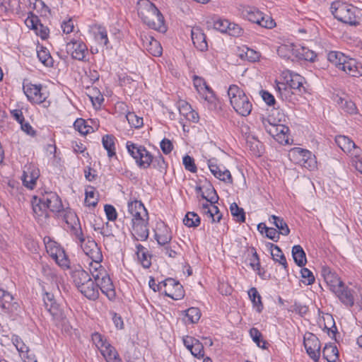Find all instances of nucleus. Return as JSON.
Wrapping results in <instances>:
<instances>
[{
  "label": "nucleus",
  "instance_id": "1",
  "mask_svg": "<svg viewBox=\"0 0 362 362\" xmlns=\"http://www.w3.org/2000/svg\"><path fill=\"white\" fill-rule=\"evenodd\" d=\"M66 223L69 225L71 233L81 243V246L84 253L93 262L99 264L103 260V255L100 248L95 240L86 239L83 237L80 221L77 216L74 213H69L65 217Z\"/></svg>",
  "mask_w": 362,
  "mask_h": 362
},
{
  "label": "nucleus",
  "instance_id": "2",
  "mask_svg": "<svg viewBox=\"0 0 362 362\" xmlns=\"http://www.w3.org/2000/svg\"><path fill=\"white\" fill-rule=\"evenodd\" d=\"M138 14L142 21L150 28L165 32L164 18L158 8L148 0H141L138 8Z\"/></svg>",
  "mask_w": 362,
  "mask_h": 362
},
{
  "label": "nucleus",
  "instance_id": "3",
  "mask_svg": "<svg viewBox=\"0 0 362 362\" xmlns=\"http://www.w3.org/2000/svg\"><path fill=\"white\" fill-rule=\"evenodd\" d=\"M228 95L230 105L238 114L243 117L250 114L252 109V103L245 92L237 85L229 86Z\"/></svg>",
  "mask_w": 362,
  "mask_h": 362
},
{
  "label": "nucleus",
  "instance_id": "4",
  "mask_svg": "<svg viewBox=\"0 0 362 362\" xmlns=\"http://www.w3.org/2000/svg\"><path fill=\"white\" fill-rule=\"evenodd\" d=\"M330 10L339 21L350 25H358L359 21L356 16V8L346 2L336 1L331 4Z\"/></svg>",
  "mask_w": 362,
  "mask_h": 362
},
{
  "label": "nucleus",
  "instance_id": "5",
  "mask_svg": "<svg viewBox=\"0 0 362 362\" xmlns=\"http://www.w3.org/2000/svg\"><path fill=\"white\" fill-rule=\"evenodd\" d=\"M126 147L128 153L135 160L139 168L146 169L151 165V153L144 146L128 141Z\"/></svg>",
  "mask_w": 362,
  "mask_h": 362
},
{
  "label": "nucleus",
  "instance_id": "6",
  "mask_svg": "<svg viewBox=\"0 0 362 362\" xmlns=\"http://www.w3.org/2000/svg\"><path fill=\"white\" fill-rule=\"evenodd\" d=\"M288 156L291 161L309 170L316 168L315 156L308 150L296 147L289 151Z\"/></svg>",
  "mask_w": 362,
  "mask_h": 362
},
{
  "label": "nucleus",
  "instance_id": "7",
  "mask_svg": "<svg viewBox=\"0 0 362 362\" xmlns=\"http://www.w3.org/2000/svg\"><path fill=\"white\" fill-rule=\"evenodd\" d=\"M44 306L50 314L54 324L57 326L64 325L66 322V315L61 305L57 303L54 295L51 293L45 292L43 295Z\"/></svg>",
  "mask_w": 362,
  "mask_h": 362
},
{
  "label": "nucleus",
  "instance_id": "8",
  "mask_svg": "<svg viewBox=\"0 0 362 362\" xmlns=\"http://www.w3.org/2000/svg\"><path fill=\"white\" fill-rule=\"evenodd\" d=\"M92 276L97 283L98 291L100 290L109 300H113L115 298L116 292L115 286L107 272L104 269H101L93 273Z\"/></svg>",
  "mask_w": 362,
  "mask_h": 362
},
{
  "label": "nucleus",
  "instance_id": "9",
  "mask_svg": "<svg viewBox=\"0 0 362 362\" xmlns=\"http://www.w3.org/2000/svg\"><path fill=\"white\" fill-rule=\"evenodd\" d=\"M44 243L46 250L49 256L56 262V263L63 268L69 267V260L66 257L63 248L49 237L44 238Z\"/></svg>",
  "mask_w": 362,
  "mask_h": 362
},
{
  "label": "nucleus",
  "instance_id": "10",
  "mask_svg": "<svg viewBox=\"0 0 362 362\" xmlns=\"http://www.w3.org/2000/svg\"><path fill=\"white\" fill-rule=\"evenodd\" d=\"M262 124L266 132L276 141L281 144H288V133L289 129L288 127L280 124L272 123L264 117H262Z\"/></svg>",
  "mask_w": 362,
  "mask_h": 362
},
{
  "label": "nucleus",
  "instance_id": "11",
  "mask_svg": "<svg viewBox=\"0 0 362 362\" xmlns=\"http://www.w3.org/2000/svg\"><path fill=\"white\" fill-rule=\"evenodd\" d=\"M66 50L71 57L78 61H88V49L81 40L71 39L66 45Z\"/></svg>",
  "mask_w": 362,
  "mask_h": 362
},
{
  "label": "nucleus",
  "instance_id": "12",
  "mask_svg": "<svg viewBox=\"0 0 362 362\" xmlns=\"http://www.w3.org/2000/svg\"><path fill=\"white\" fill-rule=\"evenodd\" d=\"M128 211L132 215V224L148 221V213L141 201L134 200L128 202Z\"/></svg>",
  "mask_w": 362,
  "mask_h": 362
},
{
  "label": "nucleus",
  "instance_id": "13",
  "mask_svg": "<svg viewBox=\"0 0 362 362\" xmlns=\"http://www.w3.org/2000/svg\"><path fill=\"white\" fill-rule=\"evenodd\" d=\"M303 344L307 354L315 361H317L320 357L321 344L319 339L313 334L308 333L304 337Z\"/></svg>",
  "mask_w": 362,
  "mask_h": 362
},
{
  "label": "nucleus",
  "instance_id": "14",
  "mask_svg": "<svg viewBox=\"0 0 362 362\" xmlns=\"http://www.w3.org/2000/svg\"><path fill=\"white\" fill-rule=\"evenodd\" d=\"M245 11L247 19L252 23L266 28H272L275 25L274 21L270 17L264 15L255 8H250Z\"/></svg>",
  "mask_w": 362,
  "mask_h": 362
},
{
  "label": "nucleus",
  "instance_id": "15",
  "mask_svg": "<svg viewBox=\"0 0 362 362\" xmlns=\"http://www.w3.org/2000/svg\"><path fill=\"white\" fill-rule=\"evenodd\" d=\"M23 91L28 99L34 103L40 104L45 101L47 95L42 91V85L27 84Z\"/></svg>",
  "mask_w": 362,
  "mask_h": 362
},
{
  "label": "nucleus",
  "instance_id": "16",
  "mask_svg": "<svg viewBox=\"0 0 362 362\" xmlns=\"http://www.w3.org/2000/svg\"><path fill=\"white\" fill-rule=\"evenodd\" d=\"M39 176L40 171L37 168L33 165L25 166L21 176L23 185L28 189H34Z\"/></svg>",
  "mask_w": 362,
  "mask_h": 362
},
{
  "label": "nucleus",
  "instance_id": "17",
  "mask_svg": "<svg viewBox=\"0 0 362 362\" xmlns=\"http://www.w3.org/2000/svg\"><path fill=\"white\" fill-rule=\"evenodd\" d=\"M215 158H211L208 160V166L211 173L221 181L232 183L233 179L228 170H222L218 165Z\"/></svg>",
  "mask_w": 362,
  "mask_h": 362
},
{
  "label": "nucleus",
  "instance_id": "18",
  "mask_svg": "<svg viewBox=\"0 0 362 362\" xmlns=\"http://www.w3.org/2000/svg\"><path fill=\"white\" fill-rule=\"evenodd\" d=\"M321 273L329 289L333 293L344 284L337 274L332 272L329 267H322Z\"/></svg>",
  "mask_w": 362,
  "mask_h": 362
},
{
  "label": "nucleus",
  "instance_id": "19",
  "mask_svg": "<svg viewBox=\"0 0 362 362\" xmlns=\"http://www.w3.org/2000/svg\"><path fill=\"white\" fill-rule=\"evenodd\" d=\"M191 37L194 47L201 52L208 49L206 35L199 27H194L191 30Z\"/></svg>",
  "mask_w": 362,
  "mask_h": 362
},
{
  "label": "nucleus",
  "instance_id": "20",
  "mask_svg": "<svg viewBox=\"0 0 362 362\" xmlns=\"http://www.w3.org/2000/svg\"><path fill=\"white\" fill-rule=\"evenodd\" d=\"M141 40L143 47L149 54L155 57H159L162 54V47L160 42L151 35H142Z\"/></svg>",
  "mask_w": 362,
  "mask_h": 362
},
{
  "label": "nucleus",
  "instance_id": "21",
  "mask_svg": "<svg viewBox=\"0 0 362 362\" xmlns=\"http://www.w3.org/2000/svg\"><path fill=\"white\" fill-rule=\"evenodd\" d=\"M291 47L292 54L298 59L314 62L317 57L315 52L306 47L295 45H292Z\"/></svg>",
  "mask_w": 362,
  "mask_h": 362
},
{
  "label": "nucleus",
  "instance_id": "22",
  "mask_svg": "<svg viewBox=\"0 0 362 362\" xmlns=\"http://www.w3.org/2000/svg\"><path fill=\"white\" fill-rule=\"evenodd\" d=\"M334 293L344 305L349 307H352L354 305V291L344 284Z\"/></svg>",
  "mask_w": 362,
  "mask_h": 362
},
{
  "label": "nucleus",
  "instance_id": "23",
  "mask_svg": "<svg viewBox=\"0 0 362 362\" xmlns=\"http://www.w3.org/2000/svg\"><path fill=\"white\" fill-rule=\"evenodd\" d=\"M339 69L352 77H359L362 76V66H359L356 59L349 58V57L342 66H339Z\"/></svg>",
  "mask_w": 362,
  "mask_h": 362
},
{
  "label": "nucleus",
  "instance_id": "24",
  "mask_svg": "<svg viewBox=\"0 0 362 362\" xmlns=\"http://www.w3.org/2000/svg\"><path fill=\"white\" fill-rule=\"evenodd\" d=\"M42 201L45 202L47 209L52 212H59L63 208L59 197L54 192H47L42 195Z\"/></svg>",
  "mask_w": 362,
  "mask_h": 362
},
{
  "label": "nucleus",
  "instance_id": "25",
  "mask_svg": "<svg viewBox=\"0 0 362 362\" xmlns=\"http://www.w3.org/2000/svg\"><path fill=\"white\" fill-rule=\"evenodd\" d=\"M148 224V221H143L132 224V234L135 240L144 241L148 239L149 235Z\"/></svg>",
  "mask_w": 362,
  "mask_h": 362
},
{
  "label": "nucleus",
  "instance_id": "26",
  "mask_svg": "<svg viewBox=\"0 0 362 362\" xmlns=\"http://www.w3.org/2000/svg\"><path fill=\"white\" fill-rule=\"evenodd\" d=\"M79 291L88 299L95 300L99 297L98 286L92 279L80 288Z\"/></svg>",
  "mask_w": 362,
  "mask_h": 362
},
{
  "label": "nucleus",
  "instance_id": "27",
  "mask_svg": "<svg viewBox=\"0 0 362 362\" xmlns=\"http://www.w3.org/2000/svg\"><path fill=\"white\" fill-rule=\"evenodd\" d=\"M33 214L37 218L47 217V208L42 197L34 196L31 201Z\"/></svg>",
  "mask_w": 362,
  "mask_h": 362
},
{
  "label": "nucleus",
  "instance_id": "28",
  "mask_svg": "<svg viewBox=\"0 0 362 362\" xmlns=\"http://www.w3.org/2000/svg\"><path fill=\"white\" fill-rule=\"evenodd\" d=\"M71 277L78 289L91 279L89 274L83 269L81 267H78L72 272Z\"/></svg>",
  "mask_w": 362,
  "mask_h": 362
},
{
  "label": "nucleus",
  "instance_id": "29",
  "mask_svg": "<svg viewBox=\"0 0 362 362\" xmlns=\"http://www.w3.org/2000/svg\"><path fill=\"white\" fill-rule=\"evenodd\" d=\"M268 246L271 250V255L274 261L279 262L283 266L286 273H288V264L286 259L280 247L273 243H269Z\"/></svg>",
  "mask_w": 362,
  "mask_h": 362
},
{
  "label": "nucleus",
  "instance_id": "30",
  "mask_svg": "<svg viewBox=\"0 0 362 362\" xmlns=\"http://www.w3.org/2000/svg\"><path fill=\"white\" fill-rule=\"evenodd\" d=\"M204 192L201 194L202 199H206L207 202L211 204H216L218 201V195L213 187V185L209 182H205V184L203 185Z\"/></svg>",
  "mask_w": 362,
  "mask_h": 362
},
{
  "label": "nucleus",
  "instance_id": "31",
  "mask_svg": "<svg viewBox=\"0 0 362 362\" xmlns=\"http://www.w3.org/2000/svg\"><path fill=\"white\" fill-rule=\"evenodd\" d=\"M194 86L196 90L207 100V93L213 94L212 89L206 84L204 79L202 77L194 76Z\"/></svg>",
  "mask_w": 362,
  "mask_h": 362
},
{
  "label": "nucleus",
  "instance_id": "32",
  "mask_svg": "<svg viewBox=\"0 0 362 362\" xmlns=\"http://www.w3.org/2000/svg\"><path fill=\"white\" fill-rule=\"evenodd\" d=\"M115 137L112 134H105L102 138V144L104 148L107 151L109 158L116 156Z\"/></svg>",
  "mask_w": 362,
  "mask_h": 362
},
{
  "label": "nucleus",
  "instance_id": "33",
  "mask_svg": "<svg viewBox=\"0 0 362 362\" xmlns=\"http://www.w3.org/2000/svg\"><path fill=\"white\" fill-rule=\"evenodd\" d=\"M322 356L328 362H336L339 358L337 347L333 344H327L322 350Z\"/></svg>",
  "mask_w": 362,
  "mask_h": 362
},
{
  "label": "nucleus",
  "instance_id": "34",
  "mask_svg": "<svg viewBox=\"0 0 362 362\" xmlns=\"http://www.w3.org/2000/svg\"><path fill=\"white\" fill-rule=\"evenodd\" d=\"M292 256L298 266L302 267L305 265L307 262L305 252L300 245H296L292 247Z\"/></svg>",
  "mask_w": 362,
  "mask_h": 362
},
{
  "label": "nucleus",
  "instance_id": "35",
  "mask_svg": "<svg viewBox=\"0 0 362 362\" xmlns=\"http://www.w3.org/2000/svg\"><path fill=\"white\" fill-rule=\"evenodd\" d=\"M247 293L249 298L252 303L253 308H255L257 313H261L264 308V305L262 302V297L257 288L252 287L249 289Z\"/></svg>",
  "mask_w": 362,
  "mask_h": 362
},
{
  "label": "nucleus",
  "instance_id": "36",
  "mask_svg": "<svg viewBox=\"0 0 362 362\" xmlns=\"http://www.w3.org/2000/svg\"><path fill=\"white\" fill-rule=\"evenodd\" d=\"M303 80L304 78L298 74L291 75L290 80H288L285 84L289 86L293 90L300 94L305 91V88L303 85Z\"/></svg>",
  "mask_w": 362,
  "mask_h": 362
},
{
  "label": "nucleus",
  "instance_id": "37",
  "mask_svg": "<svg viewBox=\"0 0 362 362\" xmlns=\"http://www.w3.org/2000/svg\"><path fill=\"white\" fill-rule=\"evenodd\" d=\"M276 89L279 93V96L283 100L291 101L293 100L292 96L295 94L293 91V89L285 84V83H277Z\"/></svg>",
  "mask_w": 362,
  "mask_h": 362
},
{
  "label": "nucleus",
  "instance_id": "38",
  "mask_svg": "<svg viewBox=\"0 0 362 362\" xmlns=\"http://www.w3.org/2000/svg\"><path fill=\"white\" fill-rule=\"evenodd\" d=\"M100 353L107 362H120L116 349L110 343L100 351Z\"/></svg>",
  "mask_w": 362,
  "mask_h": 362
},
{
  "label": "nucleus",
  "instance_id": "39",
  "mask_svg": "<svg viewBox=\"0 0 362 362\" xmlns=\"http://www.w3.org/2000/svg\"><path fill=\"white\" fill-rule=\"evenodd\" d=\"M269 221L272 222L278 229L279 233L283 235H288L290 233V229L284 220L275 215H272L269 218Z\"/></svg>",
  "mask_w": 362,
  "mask_h": 362
},
{
  "label": "nucleus",
  "instance_id": "40",
  "mask_svg": "<svg viewBox=\"0 0 362 362\" xmlns=\"http://www.w3.org/2000/svg\"><path fill=\"white\" fill-rule=\"evenodd\" d=\"M335 141L338 146L345 153L350 152L355 143L348 136L339 135L336 136Z\"/></svg>",
  "mask_w": 362,
  "mask_h": 362
},
{
  "label": "nucleus",
  "instance_id": "41",
  "mask_svg": "<svg viewBox=\"0 0 362 362\" xmlns=\"http://www.w3.org/2000/svg\"><path fill=\"white\" fill-rule=\"evenodd\" d=\"M347 56L344 54L342 52L337 51H331L327 54V59L334 66L339 69L342 64L346 62Z\"/></svg>",
  "mask_w": 362,
  "mask_h": 362
},
{
  "label": "nucleus",
  "instance_id": "42",
  "mask_svg": "<svg viewBox=\"0 0 362 362\" xmlns=\"http://www.w3.org/2000/svg\"><path fill=\"white\" fill-rule=\"evenodd\" d=\"M163 293L165 296L175 300H180L185 296L183 287L179 281L176 283L175 286L172 290L165 289Z\"/></svg>",
  "mask_w": 362,
  "mask_h": 362
},
{
  "label": "nucleus",
  "instance_id": "43",
  "mask_svg": "<svg viewBox=\"0 0 362 362\" xmlns=\"http://www.w3.org/2000/svg\"><path fill=\"white\" fill-rule=\"evenodd\" d=\"M37 57L39 60L46 66L50 67L53 66V59L50 55L49 50L44 47H40L37 50Z\"/></svg>",
  "mask_w": 362,
  "mask_h": 362
},
{
  "label": "nucleus",
  "instance_id": "44",
  "mask_svg": "<svg viewBox=\"0 0 362 362\" xmlns=\"http://www.w3.org/2000/svg\"><path fill=\"white\" fill-rule=\"evenodd\" d=\"M13 300V297L9 292L0 288V307L3 310H9Z\"/></svg>",
  "mask_w": 362,
  "mask_h": 362
},
{
  "label": "nucleus",
  "instance_id": "45",
  "mask_svg": "<svg viewBox=\"0 0 362 362\" xmlns=\"http://www.w3.org/2000/svg\"><path fill=\"white\" fill-rule=\"evenodd\" d=\"M230 211L236 221L244 223L245 221V213L243 208L238 206L235 202L230 204Z\"/></svg>",
  "mask_w": 362,
  "mask_h": 362
},
{
  "label": "nucleus",
  "instance_id": "46",
  "mask_svg": "<svg viewBox=\"0 0 362 362\" xmlns=\"http://www.w3.org/2000/svg\"><path fill=\"white\" fill-rule=\"evenodd\" d=\"M200 221V217L194 212H187L183 219V223L187 227H197Z\"/></svg>",
  "mask_w": 362,
  "mask_h": 362
},
{
  "label": "nucleus",
  "instance_id": "47",
  "mask_svg": "<svg viewBox=\"0 0 362 362\" xmlns=\"http://www.w3.org/2000/svg\"><path fill=\"white\" fill-rule=\"evenodd\" d=\"M151 159L152 160L151 164L153 168L158 170L160 173H163L165 171L167 164L165 161L163 156L160 153H158V156H153L151 155Z\"/></svg>",
  "mask_w": 362,
  "mask_h": 362
},
{
  "label": "nucleus",
  "instance_id": "48",
  "mask_svg": "<svg viewBox=\"0 0 362 362\" xmlns=\"http://www.w3.org/2000/svg\"><path fill=\"white\" fill-rule=\"evenodd\" d=\"M155 239L158 245L165 246L171 241L172 235L170 232L168 230V228L166 226H164L162 234L156 233Z\"/></svg>",
  "mask_w": 362,
  "mask_h": 362
},
{
  "label": "nucleus",
  "instance_id": "49",
  "mask_svg": "<svg viewBox=\"0 0 362 362\" xmlns=\"http://www.w3.org/2000/svg\"><path fill=\"white\" fill-rule=\"evenodd\" d=\"M250 335L259 347L263 349H267L266 344L267 343L266 341L262 339V335L257 328H251L250 330Z\"/></svg>",
  "mask_w": 362,
  "mask_h": 362
},
{
  "label": "nucleus",
  "instance_id": "50",
  "mask_svg": "<svg viewBox=\"0 0 362 362\" xmlns=\"http://www.w3.org/2000/svg\"><path fill=\"white\" fill-rule=\"evenodd\" d=\"M126 119L132 127L138 129L143 126V118L137 116L134 112H129L126 115Z\"/></svg>",
  "mask_w": 362,
  "mask_h": 362
},
{
  "label": "nucleus",
  "instance_id": "51",
  "mask_svg": "<svg viewBox=\"0 0 362 362\" xmlns=\"http://www.w3.org/2000/svg\"><path fill=\"white\" fill-rule=\"evenodd\" d=\"M95 37L96 40L100 44H103L107 47H108L109 40L107 37V33L104 27L98 26L95 32Z\"/></svg>",
  "mask_w": 362,
  "mask_h": 362
},
{
  "label": "nucleus",
  "instance_id": "52",
  "mask_svg": "<svg viewBox=\"0 0 362 362\" xmlns=\"http://www.w3.org/2000/svg\"><path fill=\"white\" fill-rule=\"evenodd\" d=\"M185 315L190 323H197L201 317V312L199 308L192 307L185 310Z\"/></svg>",
  "mask_w": 362,
  "mask_h": 362
},
{
  "label": "nucleus",
  "instance_id": "53",
  "mask_svg": "<svg viewBox=\"0 0 362 362\" xmlns=\"http://www.w3.org/2000/svg\"><path fill=\"white\" fill-rule=\"evenodd\" d=\"M92 341L93 344L98 347L100 351L109 344L104 336L98 332H95L92 334Z\"/></svg>",
  "mask_w": 362,
  "mask_h": 362
},
{
  "label": "nucleus",
  "instance_id": "54",
  "mask_svg": "<svg viewBox=\"0 0 362 362\" xmlns=\"http://www.w3.org/2000/svg\"><path fill=\"white\" fill-rule=\"evenodd\" d=\"M300 275L302 282L305 285H312L315 282V276L313 272L308 268H302L300 269Z\"/></svg>",
  "mask_w": 362,
  "mask_h": 362
},
{
  "label": "nucleus",
  "instance_id": "55",
  "mask_svg": "<svg viewBox=\"0 0 362 362\" xmlns=\"http://www.w3.org/2000/svg\"><path fill=\"white\" fill-rule=\"evenodd\" d=\"M74 128L78 130L81 134H87L90 129H92L90 126L86 124V122L82 119H77L74 124Z\"/></svg>",
  "mask_w": 362,
  "mask_h": 362
},
{
  "label": "nucleus",
  "instance_id": "56",
  "mask_svg": "<svg viewBox=\"0 0 362 362\" xmlns=\"http://www.w3.org/2000/svg\"><path fill=\"white\" fill-rule=\"evenodd\" d=\"M230 25V22L226 19L218 18L214 21V28L221 33H227Z\"/></svg>",
  "mask_w": 362,
  "mask_h": 362
},
{
  "label": "nucleus",
  "instance_id": "57",
  "mask_svg": "<svg viewBox=\"0 0 362 362\" xmlns=\"http://www.w3.org/2000/svg\"><path fill=\"white\" fill-rule=\"evenodd\" d=\"M190 352L194 356L198 358H203L204 356L203 344L198 339H196Z\"/></svg>",
  "mask_w": 362,
  "mask_h": 362
},
{
  "label": "nucleus",
  "instance_id": "58",
  "mask_svg": "<svg viewBox=\"0 0 362 362\" xmlns=\"http://www.w3.org/2000/svg\"><path fill=\"white\" fill-rule=\"evenodd\" d=\"M247 144L252 153L256 156H260L262 153V143L254 139V141H247Z\"/></svg>",
  "mask_w": 362,
  "mask_h": 362
},
{
  "label": "nucleus",
  "instance_id": "59",
  "mask_svg": "<svg viewBox=\"0 0 362 362\" xmlns=\"http://www.w3.org/2000/svg\"><path fill=\"white\" fill-rule=\"evenodd\" d=\"M182 163L185 169L191 173L197 172V166L194 163V160L191 156L186 155L183 157Z\"/></svg>",
  "mask_w": 362,
  "mask_h": 362
},
{
  "label": "nucleus",
  "instance_id": "60",
  "mask_svg": "<svg viewBox=\"0 0 362 362\" xmlns=\"http://www.w3.org/2000/svg\"><path fill=\"white\" fill-rule=\"evenodd\" d=\"M216 204H211L210 211L211 212V215H206L209 218L211 219L212 223L219 222L222 218V214L220 213L219 209Z\"/></svg>",
  "mask_w": 362,
  "mask_h": 362
},
{
  "label": "nucleus",
  "instance_id": "61",
  "mask_svg": "<svg viewBox=\"0 0 362 362\" xmlns=\"http://www.w3.org/2000/svg\"><path fill=\"white\" fill-rule=\"evenodd\" d=\"M243 29L239 25L230 22L227 33L233 37H240L243 34Z\"/></svg>",
  "mask_w": 362,
  "mask_h": 362
},
{
  "label": "nucleus",
  "instance_id": "62",
  "mask_svg": "<svg viewBox=\"0 0 362 362\" xmlns=\"http://www.w3.org/2000/svg\"><path fill=\"white\" fill-rule=\"evenodd\" d=\"M85 202L89 206H95L98 204V198L95 197V193L93 189L86 191Z\"/></svg>",
  "mask_w": 362,
  "mask_h": 362
},
{
  "label": "nucleus",
  "instance_id": "63",
  "mask_svg": "<svg viewBox=\"0 0 362 362\" xmlns=\"http://www.w3.org/2000/svg\"><path fill=\"white\" fill-rule=\"evenodd\" d=\"M262 100L268 105L269 106H272L275 108L276 100L272 94H271L267 90H261L260 92Z\"/></svg>",
  "mask_w": 362,
  "mask_h": 362
},
{
  "label": "nucleus",
  "instance_id": "64",
  "mask_svg": "<svg viewBox=\"0 0 362 362\" xmlns=\"http://www.w3.org/2000/svg\"><path fill=\"white\" fill-rule=\"evenodd\" d=\"M105 212L107 216V218L110 221H113L117 219V213L115 209V208L110 204H106L104 207Z\"/></svg>",
  "mask_w": 362,
  "mask_h": 362
}]
</instances>
